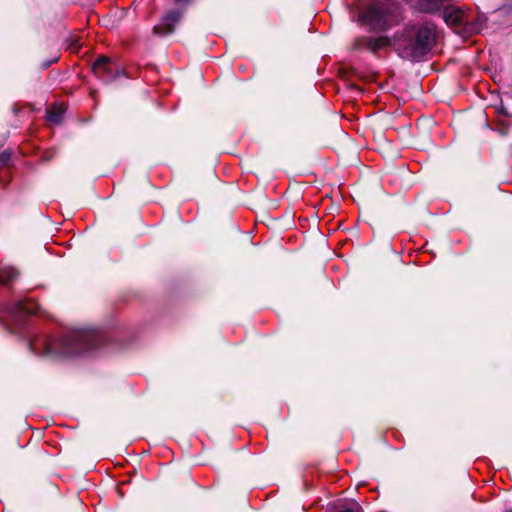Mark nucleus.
<instances>
[{
  "label": "nucleus",
  "instance_id": "1",
  "mask_svg": "<svg viewBox=\"0 0 512 512\" xmlns=\"http://www.w3.org/2000/svg\"><path fill=\"white\" fill-rule=\"evenodd\" d=\"M103 343L102 334L93 329L68 332L60 341L41 338L30 342L32 352L41 355L72 356L93 351Z\"/></svg>",
  "mask_w": 512,
  "mask_h": 512
},
{
  "label": "nucleus",
  "instance_id": "2",
  "mask_svg": "<svg viewBox=\"0 0 512 512\" xmlns=\"http://www.w3.org/2000/svg\"><path fill=\"white\" fill-rule=\"evenodd\" d=\"M437 40V29L432 22L407 26L398 40L401 57L421 61L431 52Z\"/></svg>",
  "mask_w": 512,
  "mask_h": 512
},
{
  "label": "nucleus",
  "instance_id": "3",
  "mask_svg": "<svg viewBox=\"0 0 512 512\" xmlns=\"http://www.w3.org/2000/svg\"><path fill=\"white\" fill-rule=\"evenodd\" d=\"M358 18L362 25L372 30H386L398 21L397 6L392 0H373Z\"/></svg>",
  "mask_w": 512,
  "mask_h": 512
},
{
  "label": "nucleus",
  "instance_id": "4",
  "mask_svg": "<svg viewBox=\"0 0 512 512\" xmlns=\"http://www.w3.org/2000/svg\"><path fill=\"white\" fill-rule=\"evenodd\" d=\"M390 46L391 41L386 36L360 37L357 38L353 44V47L356 50H367L374 54L378 51L385 50Z\"/></svg>",
  "mask_w": 512,
  "mask_h": 512
},
{
  "label": "nucleus",
  "instance_id": "5",
  "mask_svg": "<svg viewBox=\"0 0 512 512\" xmlns=\"http://www.w3.org/2000/svg\"><path fill=\"white\" fill-rule=\"evenodd\" d=\"M92 71L96 77L104 82H109L116 77L115 66L106 57L98 58L92 65Z\"/></svg>",
  "mask_w": 512,
  "mask_h": 512
},
{
  "label": "nucleus",
  "instance_id": "6",
  "mask_svg": "<svg viewBox=\"0 0 512 512\" xmlns=\"http://www.w3.org/2000/svg\"><path fill=\"white\" fill-rule=\"evenodd\" d=\"M443 18L448 25L455 28L466 26L468 23V15L458 7H445Z\"/></svg>",
  "mask_w": 512,
  "mask_h": 512
},
{
  "label": "nucleus",
  "instance_id": "7",
  "mask_svg": "<svg viewBox=\"0 0 512 512\" xmlns=\"http://www.w3.org/2000/svg\"><path fill=\"white\" fill-rule=\"evenodd\" d=\"M182 12L178 10L168 12L159 25L154 27V32L161 35L170 34L174 30L176 23L180 21Z\"/></svg>",
  "mask_w": 512,
  "mask_h": 512
},
{
  "label": "nucleus",
  "instance_id": "8",
  "mask_svg": "<svg viewBox=\"0 0 512 512\" xmlns=\"http://www.w3.org/2000/svg\"><path fill=\"white\" fill-rule=\"evenodd\" d=\"M7 313L17 319L21 315H30L36 312L34 304L30 301H18L12 307H7Z\"/></svg>",
  "mask_w": 512,
  "mask_h": 512
},
{
  "label": "nucleus",
  "instance_id": "9",
  "mask_svg": "<svg viewBox=\"0 0 512 512\" xmlns=\"http://www.w3.org/2000/svg\"><path fill=\"white\" fill-rule=\"evenodd\" d=\"M413 6L424 12H436L443 7L441 0H407Z\"/></svg>",
  "mask_w": 512,
  "mask_h": 512
},
{
  "label": "nucleus",
  "instance_id": "10",
  "mask_svg": "<svg viewBox=\"0 0 512 512\" xmlns=\"http://www.w3.org/2000/svg\"><path fill=\"white\" fill-rule=\"evenodd\" d=\"M65 112L62 105H53L47 112V119L52 123H60Z\"/></svg>",
  "mask_w": 512,
  "mask_h": 512
},
{
  "label": "nucleus",
  "instance_id": "11",
  "mask_svg": "<svg viewBox=\"0 0 512 512\" xmlns=\"http://www.w3.org/2000/svg\"><path fill=\"white\" fill-rule=\"evenodd\" d=\"M17 276V271L12 267L4 268L0 271V283L6 284Z\"/></svg>",
  "mask_w": 512,
  "mask_h": 512
},
{
  "label": "nucleus",
  "instance_id": "12",
  "mask_svg": "<svg viewBox=\"0 0 512 512\" xmlns=\"http://www.w3.org/2000/svg\"><path fill=\"white\" fill-rule=\"evenodd\" d=\"M340 512H363V509L358 503L354 502L349 507L344 508Z\"/></svg>",
  "mask_w": 512,
  "mask_h": 512
},
{
  "label": "nucleus",
  "instance_id": "13",
  "mask_svg": "<svg viewBox=\"0 0 512 512\" xmlns=\"http://www.w3.org/2000/svg\"><path fill=\"white\" fill-rule=\"evenodd\" d=\"M9 157L5 154H0V167L5 165Z\"/></svg>",
  "mask_w": 512,
  "mask_h": 512
},
{
  "label": "nucleus",
  "instance_id": "14",
  "mask_svg": "<svg viewBox=\"0 0 512 512\" xmlns=\"http://www.w3.org/2000/svg\"><path fill=\"white\" fill-rule=\"evenodd\" d=\"M190 0H176L177 3H188Z\"/></svg>",
  "mask_w": 512,
  "mask_h": 512
},
{
  "label": "nucleus",
  "instance_id": "15",
  "mask_svg": "<svg viewBox=\"0 0 512 512\" xmlns=\"http://www.w3.org/2000/svg\"><path fill=\"white\" fill-rule=\"evenodd\" d=\"M507 512H512V509H511V510H509V511H507Z\"/></svg>",
  "mask_w": 512,
  "mask_h": 512
}]
</instances>
